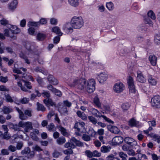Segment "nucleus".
Masks as SVG:
<instances>
[{"label": "nucleus", "instance_id": "f257e3e1", "mask_svg": "<svg viewBox=\"0 0 160 160\" xmlns=\"http://www.w3.org/2000/svg\"><path fill=\"white\" fill-rule=\"evenodd\" d=\"M20 69V68H14L13 70V72L14 73H17L18 74H21V76H19L18 75L13 74V75L15 77V79L20 81L22 79H21V78H24L26 79H30L31 81H34V79L32 76L30 75L27 76L26 73H22Z\"/></svg>", "mask_w": 160, "mask_h": 160}, {"label": "nucleus", "instance_id": "f03ea898", "mask_svg": "<svg viewBox=\"0 0 160 160\" xmlns=\"http://www.w3.org/2000/svg\"><path fill=\"white\" fill-rule=\"evenodd\" d=\"M86 80L85 79H76L73 80L72 83L70 84V86L82 90L86 87Z\"/></svg>", "mask_w": 160, "mask_h": 160}, {"label": "nucleus", "instance_id": "7ed1b4c3", "mask_svg": "<svg viewBox=\"0 0 160 160\" xmlns=\"http://www.w3.org/2000/svg\"><path fill=\"white\" fill-rule=\"evenodd\" d=\"M71 24L73 28L79 29L83 25L84 21L82 17H74L71 20Z\"/></svg>", "mask_w": 160, "mask_h": 160}, {"label": "nucleus", "instance_id": "20e7f679", "mask_svg": "<svg viewBox=\"0 0 160 160\" xmlns=\"http://www.w3.org/2000/svg\"><path fill=\"white\" fill-rule=\"evenodd\" d=\"M18 85L22 91L25 92L28 91L27 88L29 89L32 88L31 83L23 79L18 81Z\"/></svg>", "mask_w": 160, "mask_h": 160}, {"label": "nucleus", "instance_id": "39448f33", "mask_svg": "<svg viewBox=\"0 0 160 160\" xmlns=\"http://www.w3.org/2000/svg\"><path fill=\"white\" fill-rule=\"evenodd\" d=\"M19 124L20 127L24 128V132H29L30 130L33 128L32 123L30 122H24L21 121L19 122Z\"/></svg>", "mask_w": 160, "mask_h": 160}, {"label": "nucleus", "instance_id": "423d86ee", "mask_svg": "<svg viewBox=\"0 0 160 160\" xmlns=\"http://www.w3.org/2000/svg\"><path fill=\"white\" fill-rule=\"evenodd\" d=\"M85 124L82 122H80L76 123L74 125V128L77 129L78 132L77 133L78 135H80L82 133L85 132L86 130L85 128Z\"/></svg>", "mask_w": 160, "mask_h": 160}, {"label": "nucleus", "instance_id": "0eeeda50", "mask_svg": "<svg viewBox=\"0 0 160 160\" xmlns=\"http://www.w3.org/2000/svg\"><path fill=\"white\" fill-rule=\"evenodd\" d=\"M87 91L89 93L93 92L95 89V81L94 79L88 80L87 85Z\"/></svg>", "mask_w": 160, "mask_h": 160}, {"label": "nucleus", "instance_id": "6e6552de", "mask_svg": "<svg viewBox=\"0 0 160 160\" xmlns=\"http://www.w3.org/2000/svg\"><path fill=\"white\" fill-rule=\"evenodd\" d=\"M151 103L152 107L156 108H160V96H154L151 99Z\"/></svg>", "mask_w": 160, "mask_h": 160}, {"label": "nucleus", "instance_id": "1a4fd4ad", "mask_svg": "<svg viewBox=\"0 0 160 160\" xmlns=\"http://www.w3.org/2000/svg\"><path fill=\"white\" fill-rule=\"evenodd\" d=\"M124 86L121 82L115 83L113 86V90L116 93H120L124 89Z\"/></svg>", "mask_w": 160, "mask_h": 160}, {"label": "nucleus", "instance_id": "9d476101", "mask_svg": "<svg viewBox=\"0 0 160 160\" xmlns=\"http://www.w3.org/2000/svg\"><path fill=\"white\" fill-rule=\"evenodd\" d=\"M123 138L120 136H116L112 140V143L113 145H119L122 143L123 141Z\"/></svg>", "mask_w": 160, "mask_h": 160}, {"label": "nucleus", "instance_id": "9b49d317", "mask_svg": "<svg viewBox=\"0 0 160 160\" xmlns=\"http://www.w3.org/2000/svg\"><path fill=\"white\" fill-rule=\"evenodd\" d=\"M108 77L107 75L105 73H101L98 75L97 78L99 83L103 84L106 80Z\"/></svg>", "mask_w": 160, "mask_h": 160}, {"label": "nucleus", "instance_id": "f8f14e48", "mask_svg": "<svg viewBox=\"0 0 160 160\" xmlns=\"http://www.w3.org/2000/svg\"><path fill=\"white\" fill-rule=\"evenodd\" d=\"M8 27L12 34H17L19 33L21 31L20 29L15 26L8 25Z\"/></svg>", "mask_w": 160, "mask_h": 160}, {"label": "nucleus", "instance_id": "ddd939ff", "mask_svg": "<svg viewBox=\"0 0 160 160\" xmlns=\"http://www.w3.org/2000/svg\"><path fill=\"white\" fill-rule=\"evenodd\" d=\"M73 27L71 23L68 22L64 24L63 26V29L65 32H72L73 31Z\"/></svg>", "mask_w": 160, "mask_h": 160}, {"label": "nucleus", "instance_id": "4468645a", "mask_svg": "<svg viewBox=\"0 0 160 160\" xmlns=\"http://www.w3.org/2000/svg\"><path fill=\"white\" fill-rule=\"evenodd\" d=\"M108 130L112 133L118 134L120 132V130L116 126L112 125H109L107 126Z\"/></svg>", "mask_w": 160, "mask_h": 160}, {"label": "nucleus", "instance_id": "2eb2a0df", "mask_svg": "<svg viewBox=\"0 0 160 160\" xmlns=\"http://www.w3.org/2000/svg\"><path fill=\"white\" fill-rule=\"evenodd\" d=\"M157 57L154 55H151L149 56L148 59L151 64L155 66L157 63Z\"/></svg>", "mask_w": 160, "mask_h": 160}, {"label": "nucleus", "instance_id": "dca6fc26", "mask_svg": "<svg viewBox=\"0 0 160 160\" xmlns=\"http://www.w3.org/2000/svg\"><path fill=\"white\" fill-rule=\"evenodd\" d=\"M124 141L127 144L131 146H133L137 143L136 142L131 138L126 137L124 139Z\"/></svg>", "mask_w": 160, "mask_h": 160}, {"label": "nucleus", "instance_id": "f3484780", "mask_svg": "<svg viewBox=\"0 0 160 160\" xmlns=\"http://www.w3.org/2000/svg\"><path fill=\"white\" fill-rule=\"evenodd\" d=\"M43 102L45 104L46 106L48 107L49 109H50V106H56V104L53 102L52 100L51 99L48 98L47 99H44L43 100Z\"/></svg>", "mask_w": 160, "mask_h": 160}, {"label": "nucleus", "instance_id": "a211bd4d", "mask_svg": "<svg viewBox=\"0 0 160 160\" xmlns=\"http://www.w3.org/2000/svg\"><path fill=\"white\" fill-rule=\"evenodd\" d=\"M18 1L17 0H13L8 4L9 9L11 10H13L17 7Z\"/></svg>", "mask_w": 160, "mask_h": 160}, {"label": "nucleus", "instance_id": "6ab92c4d", "mask_svg": "<svg viewBox=\"0 0 160 160\" xmlns=\"http://www.w3.org/2000/svg\"><path fill=\"white\" fill-rule=\"evenodd\" d=\"M15 108L19 114V118L22 120H26L28 117L24 114L23 112L18 108L15 107Z\"/></svg>", "mask_w": 160, "mask_h": 160}, {"label": "nucleus", "instance_id": "aec40b11", "mask_svg": "<svg viewBox=\"0 0 160 160\" xmlns=\"http://www.w3.org/2000/svg\"><path fill=\"white\" fill-rule=\"evenodd\" d=\"M137 79L139 82L142 83H144L146 81V78L140 71L137 72Z\"/></svg>", "mask_w": 160, "mask_h": 160}, {"label": "nucleus", "instance_id": "412c9836", "mask_svg": "<svg viewBox=\"0 0 160 160\" xmlns=\"http://www.w3.org/2000/svg\"><path fill=\"white\" fill-rule=\"evenodd\" d=\"M39 133V131L38 130L35 129L30 133V137L32 139L35 141H37L38 138L36 134H38Z\"/></svg>", "mask_w": 160, "mask_h": 160}, {"label": "nucleus", "instance_id": "4be33fe9", "mask_svg": "<svg viewBox=\"0 0 160 160\" xmlns=\"http://www.w3.org/2000/svg\"><path fill=\"white\" fill-rule=\"evenodd\" d=\"M70 141L71 143H74L75 144L76 146L81 147L83 146V144L82 142L78 140L74 137H72Z\"/></svg>", "mask_w": 160, "mask_h": 160}, {"label": "nucleus", "instance_id": "5701e85b", "mask_svg": "<svg viewBox=\"0 0 160 160\" xmlns=\"http://www.w3.org/2000/svg\"><path fill=\"white\" fill-rule=\"evenodd\" d=\"M47 79L50 83L54 85H57L58 84V80L54 78L53 76L52 75H49Z\"/></svg>", "mask_w": 160, "mask_h": 160}, {"label": "nucleus", "instance_id": "b1692460", "mask_svg": "<svg viewBox=\"0 0 160 160\" xmlns=\"http://www.w3.org/2000/svg\"><path fill=\"white\" fill-rule=\"evenodd\" d=\"M91 112L92 114L97 118L102 117V115L98 110L94 108L91 109Z\"/></svg>", "mask_w": 160, "mask_h": 160}, {"label": "nucleus", "instance_id": "393cba45", "mask_svg": "<svg viewBox=\"0 0 160 160\" xmlns=\"http://www.w3.org/2000/svg\"><path fill=\"white\" fill-rule=\"evenodd\" d=\"M148 136L151 137L154 141H157L158 143L160 142V136L158 135L152 133L148 134Z\"/></svg>", "mask_w": 160, "mask_h": 160}, {"label": "nucleus", "instance_id": "a878e982", "mask_svg": "<svg viewBox=\"0 0 160 160\" xmlns=\"http://www.w3.org/2000/svg\"><path fill=\"white\" fill-rule=\"evenodd\" d=\"M78 116L81 118L83 120H86L87 119V117L86 114L80 111H78L76 113Z\"/></svg>", "mask_w": 160, "mask_h": 160}, {"label": "nucleus", "instance_id": "bb28decb", "mask_svg": "<svg viewBox=\"0 0 160 160\" xmlns=\"http://www.w3.org/2000/svg\"><path fill=\"white\" fill-rule=\"evenodd\" d=\"M111 148L109 146H103L101 148V151L103 153H107L109 152Z\"/></svg>", "mask_w": 160, "mask_h": 160}, {"label": "nucleus", "instance_id": "cd10ccee", "mask_svg": "<svg viewBox=\"0 0 160 160\" xmlns=\"http://www.w3.org/2000/svg\"><path fill=\"white\" fill-rule=\"evenodd\" d=\"M69 4L71 6L77 7L79 4V0H68Z\"/></svg>", "mask_w": 160, "mask_h": 160}, {"label": "nucleus", "instance_id": "c85d7f7f", "mask_svg": "<svg viewBox=\"0 0 160 160\" xmlns=\"http://www.w3.org/2000/svg\"><path fill=\"white\" fill-rule=\"evenodd\" d=\"M19 56L20 58L24 60L25 63L28 64H30L29 60L28 59L27 57L24 53L21 52L19 54Z\"/></svg>", "mask_w": 160, "mask_h": 160}, {"label": "nucleus", "instance_id": "c756f323", "mask_svg": "<svg viewBox=\"0 0 160 160\" xmlns=\"http://www.w3.org/2000/svg\"><path fill=\"white\" fill-rule=\"evenodd\" d=\"M52 31L59 36H61L62 34V33L61 32L60 28L58 27H54L52 28Z\"/></svg>", "mask_w": 160, "mask_h": 160}, {"label": "nucleus", "instance_id": "7c9ffc66", "mask_svg": "<svg viewBox=\"0 0 160 160\" xmlns=\"http://www.w3.org/2000/svg\"><path fill=\"white\" fill-rule=\"evenodd\" d=\"M148 81L149 83L152 85H155L156 84V80L150 75L148 76Z\"/></svg>", "mask_w": 160, "mask_h": 160}, {"label": "nucleus", "instance_id": "2f4dec72", "mask_svg": "<svg viewBox=\"0 0 160 160\" xmlns=\"http://www.w3.org/2000/svg\"><path fill=\"white\" fill-rule=\"evenodd\" d=\"M47 129L50 132H54L56 130V128L54 124L53 123H51L48 125L46 127Z\"/></svg>", "mask_w": 160, "mask_h": 160}, {"label": "nucleus", "instance_id": "473e14b6", "mask_svg": "<svg viewBox=\"0 0 160 160\" xmlns=\"http://www.w3.org/2000/svg\"><path fill=\"white\" fill-rule=\"evenodd\" d=\"M93 102L95 105L98 108H100L101 104L99 101V98L97 97H95L94 98Z\"/></svg>", "mask_w": 160, "mask_h": 160}, {"label": "nucleus", "instance_id": "72a5a7b5", "mask_svg": "<svg viewBox=\"0 0 160 160\" xmlns=\"http://www.w3.org/2000/svg\"><path fill=\"white\" fill-rule=\"evenodd\" d=\"M56 141L58 144L59 145H62L66 142L65 138L63 137H61L58 138Z\"/></svg>", "mask_w": 160, "mask_h": 160}, {"label": "nucleus", "instance_id": "f704fd0d", "mask_svg": "<svg viewBox=\"0 0 160 160\" xmlns=\"http://www.w3.org/2000/svg\"><path fill=\"white\" fill-rule=\"evenodd\" d=\"M65 148H76V146L72 143L71 142H67L64 145Z\"/></svg>", "mask_w": 160, "mask_h": 160}, {"label": "nucleus", "instance_id": "c9c22d12", "mask_svg": "<svg viewBox=\"0 0 160 160\" xmlns=\"http://www.w3.org/2000/svg\"><path fill=\"white\" fill-rule=\"evenodd\" d=\"M37 108L38 111H41L42 112H44L46 110V108L44 106L39 103L38 102L37 103Z\"/></svg>", "mask_w": 160, "mask_h": 160}, {"label": "nucleus", "instance_id": "e433bc0d", "mask_svg": "<svg viewBox=\"0 0 160 160\" xmlns=\"http://www.w3.org/2000/svg\"><path fill=\"white\" fill-rule=\"evenodd\" d=\"M89 121L92 122L93 125H95L98 122L97 119L94 117L90 116L88 117Z\"/></svg>", "mask_w": 160, "mask_h": 160}, {"label": "nucleus", "instance_id": "4c0bfd02", "mask_svg": "<svg viewBox=\"0 0 160 160\" xmlns=\"http://www.w3.org/2000/svg\"><path fill=\"white\" fill-rule=\"evenodd\" d=\"M59 129L61 133L64 136H66L68 135V133L67 132L66 129L61 126H59Z\"/></svg>", "mask_w": 160, "mask_h": 160}, {"label": "nucleus", "instance_id": "58836bf2", "mask_svg": "<svg viewBox=\"0 0 160 160\" xmlns=\"http://www.w3.org/2000/svg\"><path fill=\"white\" fill-rule=\"evenodd\" d=\"M106 7L109 11H112L114 8L113 4L111 2H107L106 4Z\"/></svg>", "mask_w": 160, "mask_h": 160}, {"label": "nucleus", "instance_id": "ea45409f", "mask_svg": "<svg viewBox=\"0 0 160 160\" xmlns=\"http://www.w3.org/2000/svg\"><path fill=\"white\" fill-rule=\"evenodd\" d=\"M138 122L134 118L131 119L129 122V125L132 127L136 126L138 124Z\"/></svg>", "mask_w": 160, "mask_h": 160}, {"label": "nucleus", "instance_id": "a19ab883", "mask_svg": "<svg viewBox=\"0 0 160 160\" xmlns=\"http://www.w3.org/2000/svg\"><path fill=\"white\" fill-rule=\"evenodd\" d=\"M119 156L122 158V160H127L128 157L127 154L123 152H120L119 153Z\"/></svg>", "mask_w": 160, "mask_h": 160}, {"label": "nucleus", "instance_id": "79ce46f5", "mask_svg": "<svg viewBox=\"0 0 160 160\" xmlns=\"http://www.w3.org/2000/svg\"><path fill=\"white\" fill-rule=\"evenodd\" d=\"M127 83L128 87L134 85L133 78L131 76H129L128 79Z\"/></svg>", "mask_w": 160, "mask_h": 160}, {"label": "nucleus", "instance_id": "37998d69", "mask_svg": "<svg viewBox=\"0 0 160 160\" xmlns=\"http://www.w3.org/2000/svg\"><path fill=\"white\" fill-rule=\"evenodd\" d=\"M3 111L4 113L8 114L12 112V109L9 107L4 106L3 108Z\"/></svg>", "mask_w": 160, "mask_h": 160}, {"label": "nucleus", "instance_id": "c03bdc74", "mask_svg": "<svg viewBox=\"0 0 160 160\" xmlns=\"http://www.w3.org/2000/svg\"><path fill=\"white\" fill-rule=\"evenodd\" d=\"M2 128L4 130V139H9V138H6L5 135H6L8 132V129L7 127V126L6 125H2Z\"/></svg>", "mask_w": 160, "mask_h": 160}, {"label": "nucleus", "instance_id": "a18cd8bd", "mask_svg": "<svg viewBox=\"0 0 160 160\" xmlns=\"http://www.w3.org/2000/svg\"><path fill=\"white\" fill-rule=\"evenodd\" d=\"M45 38V35L42 33H39L37 35V38L39 41L43 40Z\"/></svg>", "mask_w": 160, "mask_h": 160}, {"label": "nucleus", "instance_id": "49530a36", "mask_svg": "<svg viewBox=\"0 0 160 160\" xmlns=\"http://www.w3.org/2000/svg\"><path fill=\"white\" fill-rule=\"evenodd\" d=\"M148 17L150 18L153 20L156 19V16L153 12L152 10L149 11L147 13Z\"/></svg>", "mask_w": 160, "mask_h": 160}, {"label": "nucleus", "instance_id": "de8ad7c7", "mask_svg": "<svg viewBox=\"0 0 160 160\" xmlns=\"http://www.w3.org/2000/svg\"><path fill=\"white\" fill-rule=\"evenodd\" d=\"M130 107V104L129 103L126 102L122 103V108L123 110H128Z\"/></svg>", "mask_w": 160, "mask_h": 160}, {"label": "nucleus", "instance_id": "09e8293b", "mask_svg": "<svg viewBox=\"0 0 160 160\" xmlns=\"http://www.w3.org/2000/svg\"><path fill=\"white\" fill-rule=\"evenodd\" d=\"M154 42L157 44H160V33L155 36Z\"/></svg>", "mask_w": 160, "mask_h": 160}, {"label": "nucleus", "instance_id": "8fccbe9b", "mask_svg": "<svg viewBox=\"0 0 160 160\" xmlns=\"http://www.w3.org/2000/svg\"><path fill=\"white\" fill-rule=\"evenodd\" d=\"M30 149L28 147H26L25 148L24 150L21 151V154L22 155L29 154L30 152Z\"/></svg>", "mask_w": 160, "mask_h": 160}, {"label": "nucleus", "instance_id": "3c124183", "mask_svg": "<svg viewBox=\"0 0 160 160\" xmlns=\"http://www.w3.org/2000/svg\"><path fill=\"white\" fill-rule=\"evenodd\" d=\"M29 101V98L25 97L23 98L20 101V102L22 104H25L28 103Z\"/></svg>", "mask_w": 160, "mask_h": 160}, {"label": "nucleus", "instance_id": "603ef678", "mask_svg": "<svg viewBox=\"0 0 160 160\" xmlns=\"http://www.w3.org/2000/svg\"><path fill=\"white\" fill-rule=\"evenodd\" d=\"M73 148H69L63 151V153L66 155L72 154L73 153Z\"/></svg>", "mask_w": 160, "mask_h": 160}, {"label": "nucleus", "instance_id": "864d4df0", "mask_svg": "<svg viewBox=\"0 0 160 160\" xmlns=\"http://www.w3.org/2000/svg\"><path fill=\"white\" fill-rule=\"evenodd\" d=\"M144 21L146 23L148 24L150 26H152L153 25L152 22L149 17H147L144 18Z\"/></svg>", "mask_w": 160, "mask_h": 160}, {"label": "nucleus", "instance_id": "5fc2aeb1", "mask_svg": "<svg viewBox=\"0 0 160 160\" xmlns=\"http://www.w3.org/2000/svg\"><path fill=\"white\" fill-rule=\"evenodd\" d=\"M129 156H134L136 155L135 152L132 149H129L127 152Z\"/></svg>", "mask_w": 160, "mask_h": 160}, {"label": "nucleus", "instance_id": "6e6d98bb", "mask_svg": "<svg viewBox=\"0 0 160 160\" xmlns=\"http://www.w3.org/2000/svg\"><path fill=\"white\" fill-rule=\"evenodd\" d=\"M86 155L89 158H91L93 157V152H91L90 150H87L85 152Z\"/></svg>", "mask_w": 160, "mask_h": 160}, {"label": "nucleus", "instance_id": "4d7b16f0", "mask_svg": "<svg viewBox=\"0 0 160 160\" xmlns=\"http://www.w3.org/2000/svg\"><path fill=\"white\" fill-rule=\"evenodd\" d=\"M32 110L31 109H26L24 111L25 115H27L29 117L32 116Z\"/></svg>", "mask_w": 160, "mask_h": 160}, {"label": "nucleus", "instance_id": "13d9d810", "mask_svg": "<svg viewBox=\"0 0 160 160\" xmlns=\"http://www.w3.org/2000/svg\"><path fill=\"white\" fill-rule=\"evenodd\" d=\"M39 24V22H28V25L29 27L35 26L36 27Z\"/></svg>", "mask_w": 160, "mask_h": 160}, {"label": "nucleus", "instance_id": "bf43d9fd", "mask_svg": "<svg viewBox=\"0 0 160 160\" xmlns=\"http://www.w3.org/2000/svg\"><path fill=\"white\" fill-rule=\"evenodd\" d=\"M5 97L7 102H13V100L12 99V97L9 95H6Z\"/></svg>", "mask_w": 160, "mask_h": 160}, {"label": "nucleus", "instance_id": "052dcab7", "mask_svg": "<svg viewBox=\"0 0 160 160\" xmlns=\"http://www.w3.org/2000/svg\"><path fill=\"white\" fill-rule=\"evenodd\" d=\"M8 81L7 77H4L2 76L0 77V81L2 83H5Z\"/></svg>", "mask_w": 160, "mask_h": 160}, {"label": "nucleus", "instance_id": "680f3d73", "mask_svg": "<svg viewBox=\"0 0 160 160\" xmlns=\"http://www.w3.org/2000/svg\"><path fill=\"white\" fill-rule=\"evenodd\" d=\"M35 31V29L32 27L30 28L28 30L29 34L32 35H34Z\"/></svg>", "mask_w": 160, "mask_h": 160}, {"label": "nucleus", "instance_id": "e2e57ef3", "mask_svg": "<svg viewBox=\"0 0 160 160\" xmlns=\"http://www.w3.org/2000/svg\"><path fill=\"white\" fill-rule=\"evenodd\" d=\"M8 149L11 152H14L17 150L16 147L12 145H10L8 147Z\"/></svg>", "mask_w": 160, "mask_h": 160}, {"label": "nucleus", "instance_id": "0e129e2a", "mask_svg": "<svg viewBox=\"0 0 160 160\" xmlns=\"http://www.w3.org/2000/svg\"><path fill=\"white\" fill-rule=\"evenodd\" d=\"M82 138L84 141H89L91 139L90 136L86 134H83Z\"/></svg>", "mask_w": 160, "mask_h": 160}, {"label": "nucleus", "instance_id": "69168bd1", "mask_svg": "<svg viewBox=\"0 0 160 160\" xmlns=\"http://www.w3.org/2000/svg\"><path fill=\"white\" fill-rule=\"evenodd\" d=\"M147 28L145 24H143L140 26L139 28V30L142 32H145L147 30Z\"/></svg>", "mask_w": 160, "mask_h": 160}, {"label": "nucleus", "instance_id": "338daca9", "mask_svg": "<svg viewBox=\"0 0 160 160\" xmlns=\"http://www.w3.org/2000/svg\"><path fill=\"white\" fill-rule=\"evenodd\" d=\"M101 155V153L97 150H94L93 152V157H99Z\"/></svg>", "mask_w": 160, "mask_h": 160}, {"label": "nucleus", "instance_id": "774afa93", "mask_svg": "<svg viewBox=\"0 0 160 160\" xmlns=\"http://www.w3.org/2000/svg\"><path fill=\"white\" fill-rule=\"evenodd\" d=\"M115 156L113 154H111L108 156L106 157V160H113Z\"/></svg>", "mask_w": 160, "mask_h": 160}]
</instances>
